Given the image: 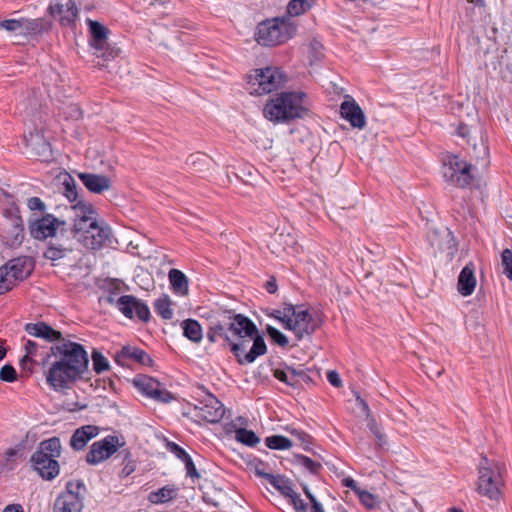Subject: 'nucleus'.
<instances>
[{"label": "nucleus", "mask_w": 512, "mask_h": 512, "mask_svg": "<svg viewBox=\"0 0 512 512\" xmlns=\"http://www.w3.org/2000/svg\"><path fill=\"white\" fill-rule=\"evenodd\" d=\"M317 0H290L287 5V17H296L308 10Z\"/></svg>", "instance_id": "f704fd0d"}, {"label": "nucleus", "mask_w": 512, "mask_h": 512, "mask_svg": "<svg viewBox=\"0 0 512 512\" xmlns=\"http://www.w3.org/2000/svg\"><path fill=\"white\" fill-rule=\"evenodd\" d=\"M357 496H358L360 503L366 509H369V510L376 509L380 504L378 496L370 493L367 490L363 489L361 492H359V494Z\"/></svg>", "instance_id": "ea45409f"}, {"label": "nucleus", "mask_w": 512, "mask_h": 512, "mask_svg": "<svg viewBox=\"0 0 512 512\" xmlns=\"http://www.w3.org/2000/svg\"><path fill=\"white\" fill-rule=\"evenodd\" d=\"M46 382L55 391L69 389L81 379L88 368V354L82 345L65 341L51 347Z\"/></svg>", "instance_id": "f257e3e1"}, {"label": "nucleus", "mask_w": 512, "mask_h": 512, "mask_svg": "<svg viewBox=\"0 0 512 512\" xmlns=\"http://www.w3.org/2000/svg\"><path fill=\"white\" fill-rule=\"evenodd\" d=\"M115 306L129 319L138 317L142 321H148L150 318V310L148 306L132 295H123L119 297Z\"/></svg>", "instance_id": "a211bd4d"}, {"label": "nucleus", "mask_w": 512, "mask_h": 512, "mask_svg": "<svg viewBox=\"0 0 512 512\" xmlns=\"http://www.w3.org/2000/svg\"><path fill=\"white\" fill-rule=\"evenodd\" d=\"M195 409L198 411L197 416L210 423L219 422L225 415L224 405L210 393L204 395Z\"/></svg>", "instance_id": "6ab92c4d"}, {"label": "nucleus", "mask_w": 512, "mask_h": 512, "mask_svg": "<svg viewBox=\"0 0 512 512\" xmlns=\"http://www.w3.org/2000/svg\"><path fill=\"white\" fill-rule=\"evenodd\" d=\"M0 379L6 382H13L16 379V371L11 365H4L0 369Z\"/></svg>", "instance_id": "a18cd8bd"}, {"label": "nucleus", "mask_w": 512, "mask_h": 512, "mask_svg": "<svg viewBox=\"0 0 512 512\" xmlns=\"http://www.w3.org/2000/svg\"><path fill=\"white\" fill-rule=\"evenodd\" d=\"M115 359L121 365H124V360L126 359H131L147 366L152 363V359L143 350L132 346L122 347V349L117 352Z\"/></svg>", "instance_id": "cd10ccee"}, {"label": "nucleus", "mask_w": 512, "mask_h": 512, "mask_svg": "<svg viewBox=\"0 0 512 512\" xmlns=\"http://www.w3.org/2000/svg\"><path fill=\"white\" fill-rule=\"evenodd\" d=\"M275 318L286 330L293 332L297 338H302L313 329L311 315L306 309L300 307H285L282 311L275 312Z\"/></svg>", "instance_id": "9d476101"}, {"label": "nucleus", "mask_w": 512, "mask_h": 512, "mask_svg": "<svg viewBox=\"0 0 512 512\" xmlns=\"http://www.w3.org/2000/svg\"><path fill=\"white\" fill-rule=\"evenodd\" d=\"M226 431L228 433H235V439L247 446H255L260 442L259 437L252 431L247 430L245 428H235L234 425L229 424L226 426Z\"/></svg>", "instance_id": "c756f323"}, {"label": "nucleus", "mask_w": 512, "mask_h": 512, "mask_svg": "<svg viewBox=\"0 0 512 512\" xmlns=\"http://www.w3.org/2000/svg\"><path fill=\"white\" fill-rule=\"evenodd\" d=\"M226 324H216L211 328V331L208 333V339L211 342H215L218 337H223L226 341H230V338L225 333Z\"/></svg>", "instance_id": "37998d69"}, {"label": "nucleus", "mask_w": 512, "mask_h": 512, "mask_svg": "<svg viewBox=\"0 0 512 512\" xmlns=\"http://www.w3.org/2000/svg\"><path fill=\"white\" fill-rule=\"evenodd\" d=\"M456 134L464 139L468 138L470 134L469 126L464 123H460L457 127Z\"/></svg>", "instance_id": "13d9d810"}, {"label": "nucleus", "mask_w": 512, "mask_h": 512, "mask_svg": "<svg viewBox=\"0 0 512 512\" xmlns=\"http://www.w3.org/2000/svg\"><path fill=\"white\" fill-rule=\"evenodd\" d=\"M26 145L31 148V152L41 158L43 161H49L52 158L50 144L45 140L41 130L36 129L24 136Z\"/></svg>", "instance_id": "4be33fe9"}, {"label": "nucleus", "mask_w": 512, "mask_h": 512, "mask_svg": "<svg viewBox=\"0 0 512 512\" xmlns=\"http://www.w3.org/2000/svg\"><path fill=\"white\" fill-rule=\"evenodd\" d=\"M134 386L144 396L161 403L173 399L172 394L158 380L147 375H138L133 380Z\"/></svg>", "instance_id": "4468645a"}, {"label": "nucleus", "mask_w": 512, "mask_h": 512, "mask_svg": "<svg viewBox=\"0 0 512 512\" xmlns=\"http://www.w3.org/2000/svg\"><path fill=\"white\" fill-rule=\"evenodd\" d=\"M87 24L89 26L90 33L93 37V40L91 42L92 46L97 51L102 50L107 39L108 30L97 21L88 20Z\"/></svg>", "instance_id": "c85d7f7f"}, {"label": "nucleus", "mask_w": 512, "mask_h": 512, "mask_svg": "<svg viewBox=\"0 0 512 512\" xmlns=\"http://www.w3.org/2000/svg\"><path fill=\"white\" fill-rule=\"evenodd\" d=\"M3 512H24V511L20 504H9L4 508Z\"/></svg>", "instance_id": "bf43d9fd"}, {"label": "nucleus", "mask_w": 512, "mask_h": 512, "mask_svg": "<svg viewBox=\"0 0 512 512\" xmlns=\"http://www.w3.org/2000/svg\"><path fill=\"white\" fill-rule=\"evenodd\" d=\"M339 112L340 116L348 121L352 128L362 130L366 127V115L352 96L345 95L343 102L340 104Z\"/></svg>", "instance_id": "dca6fc26"}, {"label": "nucleus", "mask_w": 512, "mask_h": 512, "mask_svg": "<svg viewBox=\"0 0 512 512\" xmlns=\"http://www.w3.org/2000/svg\"><path fill=\"white\" fill-rule=\"evenodd\" d=\"M476 286V278L474 275V266L472 263L467 264L462 268L458 276L457 290L458 292L466 297L470 296Z\"/></svg>", "instance_id": "a878e982"}, {"label": "nucleus", "mask_w": 512, "mask_h": 512, "mask_svg": "<svg viewBox=\"0 0 512 512\" xmlns=\"http://www.w3.org/2000/svg\"><path fill=\"white\" fill-rule=\"evenodd\" d=\"M78 177L92 193L101 194L111 188L112 181L108 176L94 173H79Z\"/></svg>", "instance_id": "b1692460"}, {"label": "nucleus", "mask_w": 512, "mask_h": 512, "mask_svg": "<svg viewBox=\"0 0 512 512\" xmlns=\"http://www.w3.org/2000/svg\"><path fill=\"white\" fill-rule=\"evenodd\" d=\"M123 445L124 442L118 436L108 435L91 445L86 455V461L90 465H98L108 460Z\"/></svg>", "instance_id": "f8f14e48"}, {"label": "nucleus", "mask_w": 512, "mask_h": 512, "mask_svg": "<svg viewBox=\"0 0 512 512\" xmlns=\"http://www.w3.org/2000/svg\"><path fill=\"white\" fill-rule=\"evenodd\" d=\"M330 86L331 88L333 89V93L335 95H337L338 97L341 96V94L343 93V88H340L338 87L335 83H333L332 81H330Z\"/></svg>", "instance_id": "e2e57ef3"}, {"label": "nucleus", "mask_w": 512, "mask_h": 512, "mask_svg": "<svg viewBox=\"0 0 512 512\" xmlns=\"http://www.w3.org/2000/svg\"><path fill=\"white\" fill-rule=\"evenodd\" d=\"M183 334L194 343H199L203 339V330L198 321L187 319L181 323Z\"/></svg>", "instance_id": "2f4dec72"}, {"label": "nucleus", "mask_w": 512, "mask_h": 512, "mask_svg": "<svg viewBox=\"0 0 512 512\" xmlns=\"http://www.w3.org/2000/svg\"><path fill=\"white\" fill-rule=\"evenodd\" d=\"M92 362L96 373H102L109 368L108 360L98 351L92 353Z\"/></svg>", "instance_id": "79ce46f5"}, {"label": "nucleus", "mask_w": 512, "mask_h": 512, "mask_svg": "<svg viewBox=\"0 0 512 512\" xmlns=\"http://www.w3.org/2000/svg\"><path fill=\"white\" fill-rule=\"evenodd\" d=\"M133 471H134V467H133V466H128V465H127L126 467H124V468H123L122 473H123V475L128 476V475H130Z\"/></svg>", "instance_id": "69168bd1"}, {"label": "nucleus", "mask_w": 512, "mask_h": 512, "mask_svg": "<svg viewBox=\"0 0 512 512\" xmlns=\"http://www.w3.org/2000/svg\"><path fill=\"white\" fill-rule=\"evenodd\" d=\"M426 239L429 245L440 252L447 251L453 255L457 251V241L453 232L447 228L430 229L427 232Z\"/></svg>", "instance_id": "f3484780"}, {"label": "nucleus", "mask_w": 512, "mask_h": 512, "mask_svg": "<svg viewBox=\"0 0 512 512\" xmlns=\"http://www.w3.org/2000/svg\"><path fill=\"white\" fill-rule=\"evenodd\" d=\"M342 485L344 487L350 488L356 495L359 494L363 489L358 485V483L351 477H345L342 479Z\"/></svg>", "instance_id": "864d4df0"}, {"label": "nucleus", "mask_w": 512, "mask_h": 512, "mask_svg": "<svg viewBox=\"0 0 512 512\" xmlns=\"http://www.w3.org/2000/svg\"><path fill=\"white\" fill-rule=\"evenodd\" d=\"M50 14L63 25L72 24L78 15V9L72 0L64 3L54 1L49 6Z\"/></svg>", "instance_id": "412c9836"}, {"label": "nucleus", "mask_w": 512, "mask_h": 512, "mask_svg": "<svg viewBox=\"0 0 512 512\" xmlns=\"http://www.w3.org/2000/svg\"><path fill=\"white\" fill-rule=\"evenodd\" d=\"M33 270L32 260L28 257L12 259L0 267V294L10 290L17 281L28 277Z\"/></svg>", "instance_id": "9b49d317"}, {"label": "nucleus", "mask_w": 512, "mask_h": 512, "mask_svg": "<svg viewBox=\"0 0 512 512\" xmlns=\"http://www.w3.org/2000/svg\"><path fill=\"white\" fill-rule=\"evenodd\" d=\"M37 106H39L38 100L36 98H33L32 100H29V107H26V109H30L31 111H35Z\"/></svg>", "instance_id": "0e129e2a"}, {"label": "nucleus", "mask_w": 512, "mask_h": 512, "mask_svg": "<svg viewBox=\"0 0 512 512\" xmlns=\"http://www.w3.org/2000/svg\"><path fill=\"white\" fill-rule=\"evenodd\" d=\"M297 33V23L290 17L267 19L258 24L255 39L263 46L281 45Z\"/></svg>", "instance_id": "39448f33"}, {"label": "nucleus", "mask_w": 512, "mask_h": 512, "mask_svg": "<svg viewBox=\"0 0 512 512\" xmlns=\"http://www.w3.org/2000/svg\"><path fill=\"white\" fill-rule=\"evenodd\" d=\"M65 221L56 218L52 214L42 217L33 215L29 220V231L31 236L37 240H45L56 236L57 231L63 228Z\"/></svg>", "instance_id": "ddd939ff"}, {"label": "nucleus", "mask_w": 512, "mask_h": 512, "mask_svg": "<svg viewBox=\"0 0 512 512\" xmlns=\"http://www.w3.org/2000/svg\"><path fill=\"white\" fill-rule=\"evenodd\" d=\"M72 209L74 211L72 237L87 249L102 248L109 239L111 231L108 225L98 219L93 205L79 200Z\"/></svg>", "instance_id": "f03ea898"}, {"label": "nucleus", "mask_w": 512, "mask_h": 512, "mask_svg": "<svg viewBox=\"0 0 512 512\" xmlns=\"http://www.w3.org/2000/svg\"><path fill=\"white\" fill-rule=\"evenodd\" d=\"M25 331L37 338H42L48 342H53L60 339L61 333L44 322L29 323L25 326Z\"/></svg>", "instance_id": "bb28decb"}, {"label": "nucleus", "mask_w": 512, "mask_h": 512, "mask_svg": "<svg viewBox=\"0 0 512 512\" xmlns=\"http://www.w3.org/2000/svg\"><path fill=\"white\" fill-rule=\"evenodd\" d=\"M167 448L168 450L175 454V456L177 458H179L181 461H184L185 459H187V457H189V455L185 452L184 449H182L179 445H177L176 443H173V442H169L167 444Z\"/></svg>", "instance_id": "09e8293b"}, {"label": "nucleus", "mask_w": 512, "mask_h": 512, "mask_svg": "<svg viewBox=\"0 0 512 512\" xmlns=\"http://www.w3.org/2000/svg\"><path fill=\"white\" fill-rule=\"evenodd\" d=\"M265 444L270 449L287 450L292 447V442L287 437L281 435L269 436L265 439Z\"/></svg>", "instance_id": "e433bc0d"}, {"label": "nucleus", "mask_w": 512, "mask_h": 512, "mask_svg": "<svg viewBox=\"0 0 512 512\" xmlns=\"http://www.w3.org/2000/svg\"><path fill=\"white\" fill-rule=\"evenodd\" d=\"M17 450L13 448L7 449L2 455H1V463L2 466L7 469H12V466L10 465V461L13 460V458L16 456Z\"/></svg>", "instance_id": "8fccbe9b"}, {"label": "nucleus", "mask_w": 512, "mask_h": 512, "mask_svg": "<svg viewBox=\"0 0 512 512\" xmlns=\"http://www.w3.org/2000/svg\"><path fill=\"white\" fill-rule=\"evenodd\" d=\"M504 471L503 463L482 456L478 465V493L491 500H498L501 495V487L504 485Z\"/></svg>", "instance_id": "423d86ee"}, {"label": "nucleus", "mask_w": 512, "mask_h": 512, "mask_svg": "<svg viewBox=\"0 0 512 512\" xmlns=\"http://www.w3.org/2000/svg\"><path fill=\"white\" fill-rule=\"evenodd\" d=\"M256 474L263 476L267 481L283 496L290 499L291 504L294 506L297 512H308L307 507L299 495L294 491L292 483L285 477L275 476L272 474L262 473L260 470H256Z\"/></svg>", "instance_id": "2eb2a0df"}, {"label": "nucleus", "mask_w": 512, "mask_h": 512, "mask_svg": "<svg viewBox=\"0 0 512 512\" xmlns=\"http://www.w3.org/2000/svg\"><path fill=\"white\" fill-rule=\"evenodd\" d=\"M226 325L237 338V341L230 340L229 343L239 363L250 364L266 352L263 338L259 335L255 324L247 317L235 315Z\"/></svg>", "instance_id": "7ed1b4c3"}, {"label": "nucleus", "mask_w": 512, "mask_h": 512, "mask_svg": "<svg viewBox=\"0 0 512 512\" xmlns=\"http://www.w3.org/2000/svg\"><path fill=\"white\" fill-rule=\"evenodd\" d=\"M267 290L269 293H274L276 291V284L273 282L267 283Z\"/></svg>", "instance_id": "338daca9"}, {"label": "nucleus", "mask_w": 512, "mask_h": 512, "mask_svg": "<svg viewBox=\"0 0 512 512\" xmlns=\"http://www.w3.org/2000/svg\"><path fill=\"white\" fill-rule=\"evenodd\" d=\"M154 307L156 312L163 318V319H171L173 317V310H172V300L168 295H162L159 297L155 303Z\"/></svg>", "instance_id": "c9c22d12"}, {"label": "nucleus", "mask_w": 512, "mask_h": 512, "mask_svg": "<svg viewBox=\"0 0 512 512\" xmlns=\"http://www.w3.org/2000/svg\"><path fill=\"white\" fill-rule=\"evenodd\" d=\"M275 377L279 379L280 381L288 383V377L287 373L284 371L276 370L275 371Z\"/></svg>", "instance_id": "680f3d73"}, {"label": "nucleus", "mask_w": 512, "mask_h": 512, "mask_svg": "<svg viewBox=\"0 0 512 512\" xmlns=\"http://www.w3.org/2000/svg\"><path fill=\"white\" fill-rule=\"evenodd\" d=\"M63 194L70 202H78V192L76 189L75 180L68 174H66L62 180Z\"/></svg>", "instance_id": "4c0bfd02"}, {"label": "nucleus", "mask_w": 512, "mask_h": 512, "mask_svg": "<svg viewBox=\"0 0 512 512\" xmlns=\"http://www.w3.org/2000/svg\"><path fill=\"white\" fill-rule=\"evenodd\" d=\"M367 427L377 439V446L382 448L386 444V435L382 432L381 426L373 416L367 418Z\"/></svg>", "instance_id": "58836bf2"}, {"label": "nucleus", "mask_w": 512, "mask_h": 512, "mask_svg": "<svg viewBox=\"0 0 512 512\" xmlns=\"http://www.w3.org/2000/svg\"><path fill=\"white\" fill-rule=\"evenodd\" d=\"M304 492L307 496V498L310 500L312 506H311V512H320V504L317 501V498L315 495L311 493L309 488L307 486H304Z\"/></svg>", "instance_id": "5fc2aeb1"}, {"label": "nucleus", "mask_w": 512, "mask_h": 512, "mask_svg": "<svg viewBox=\"0 0 512 512\" xmlns=\"http://www.w3.org/2000/svg\"><path fill=\"white\" fill-rule=\"evenodd\" d=\"M326 377L328 382L335 388L342 387V379L339 375V373L336 370H329L326 373Z\"/></svg>", "instance_id": "3c124183"}, {"label": "nucleus", "mask_w": 512, "mask_h": 512, "mask_svg": "<svg viewBox=\"0 0 512 512\" xmlns=\"http://www.w3.org/2000/svg\"><path fill=\"white\" fill-rule=\"evenodd\" d=\"M73 250L71 245H63L50 243L46 251L44 252V257L52 262L63 259Z\"/></svg>", "instance_id": "72a5a7b5"}, {"label": "nucleus", "mask_w": 512, "mask_h": 512, "mask_svg": "<svg viewBox=\"0 0 512 512\" xmlns=\"http://www.w3.org/2000/svg\"><path fill=\"white\" fill-rule=\"evenodd\" d=\"M353 393L356 400V406L366 415V419L371 417V411L366 400L363 399L358 392L354 391Z\"/></svg>", "instance_id": "de8ad7c7"}, {"label": "nucleus", "mask_w": 512, "mask_h": 512, "mask_svg": "<svg viewBox=\"0 0 512 512\" xmlns=\"http://www.w3.org/2000/svg\"><path fill=\"white\" fill-rule=\"evenodd\" d=\"M176 496V488L172 485H166L157 491H152L148 495V500L152 504H164L173 500Z\"/></svg>", "instance_id": "473e14b6"}, {"label": "nucleus", "mask_w": 512, "mask_h": 512, "mask_svg": "<svg viewBox=\"0 0 512 512\" xmlns=\"http://www.w3.org/2000/svg\"><path fill=\"white\" fill-rule=\"evenodd\" d=\"M173 291L181 296L188 293V279L186 275L178 269H171L168 274Z\"/></svg>", "instance_id": "7c9ffc66"}, {"label": "nucleus", "mask_w": 512, "mask_h": 512, "mask_svg": "<svg viewBox=\"0 0 512 512\" xmlns=\"http://www.w3.org/2000/svg\"><path fill=\"white\" fill-rule=\"evenodd\" d=\"M467 1L477 5L479 7H483L485 5V1L484 0H467Z\"/></svg>", "instance_id": "774afa93"}, {"label": "nucleus", "mask_w": 512, "mask_h": 512, "mask_svg": "<svg viewBox=\"0 0 512 512\" xmlns=\"http://www.w3.org/2000/svg\"><path fill=\"white\" fill-rule=\"evenodd\" d=\"M501 264L503 266V274H505L509 280H512V250L511 249L506 248L502 251Z\"/></svg>", "instance_id": "a19ab883"}, {"label": "nucleus", "mask_w": 512, "mask_h": 512, "mask_svg": "<svg viewBox=\"0 0 512 512\" xmlns=\"http://www.w3.org/2000/svg\"><path fill=\"white\" fill-rule=\"evenodd\" d=\"M82 509L83 498L72 490V484L57 497L54 504V512H81Z\"/></svg>", "instance_id": "aec40b11"}, {"label": "nucleus", "mask_w": 512, "mask_h": 512, "mask_svg": "<svg viewBox=\"0 0 512 512\" xmlns=\"http://www.w3.org/2000/svg\"><path fill=\"white\" fill-rule=\"evenodd\" d=\"M267 332L270 335V337L279 345L284 346L288 343L287 337L281 333L278 329L268 326Z\"/></svg>", "instance_id": "c03bdc74"}, {"label": "nucleus", "mask_w": 512, "mask_h": 512, "mask_svg": "<svg viewBox=\"0 0 512 512\" xmlns=\"http://www.w3.org/2000/svg\"><path fill=\"white\" fill-rule=\"evenodd\" d=\"M306 96L298 91L280 92L270 97L263 106L266 120L278 124H287L307 114Z\"/></svg>", "instance_id": "20e7f679"}, {"label": "nucleus", "mask_w": 512, "mask_h": 512, "mask_svg": "<svg viewBox=\"0 0 512 512\" xmlns=\"http://www.w3.org/2000/svg\"><path fill=\"white\" fill-rule=\"evenodd\" d=\"M205 160H206V157L204 155L194 154L188 158V164L195 168H198L200 170V167H198V164H201V162H204Z\"/></svg>", "instance_id": "4d7b16f0"}, {"label": "nucleus", "mask_w": 512, "mask_h": 512, "mask_svg": "<svg viewBox=\"0 0 512 512\" xmlns=\"http://www.w3.org/2000/svg\"><path fill=\"white\" fill-rule=\"evenodd\" d=\"M27 207L31 211L44 212L46 209L45 203L38 197H31L27 200Z\"/></svg>", "instance_id": "49530a36"}, {"label": "nucleus", "mask_w": 512, "mask_h": 512, "mask_svg": "<svg viewBox=\"0 0 512 512\" xmlns=\"http://www.w3.org/2000/svg\"><path fill=\"white\" fill-rule=\"evenodd\" d=\"M285 82L286 76L279 68L266 67L251 71L246 85L251 95L260 96L282 88Z\"/></svg>", "instance_id": "6e6552de"}, {"label": "nucleus", "mask_w": 512, "mask_h": 512, "mask_svg": "<svg viewBox=\"0 0 512 512\" xmlns=\"http://www.w3.org/2000/svg\"><path fill=\"white\" fill-rule=\"evenodd\" d=\"M488 155H489L488 147L486 145H484V143H481L480 151H479V153H476V157L485 159L488 157Z\"/></svg>", "instance_id": "052dcab7"}, {"label": "nucleus", "mask_w": 512, "mask_h": 512, "mask_svg": "<svg viewBox=\"0 0 512 512\" xmlns=\"http://www.w3.org/2000/svg\"><path fill=\"white\" fill-rule=\"evenodd\" d=\"M443 169V177L447 183L461 189L473 186L475 181L473 170L475 168L459 155H447L443 163Z\"/></svg>", "instance_id": "1a4fd4ad"}, {"label": "nucleus", "mask_w": 512, "mask_h": 512, "mask_svg": "<svg viewBox=\"0 0 512 512\" xmlns=\"http://www.w3.org/2000/svg\"><path fill=\"white\" fill-rule=\"evenodd\" d=\"M61 453V442L53 437L40 443L39 448L32 455L31 461L37 473L46 480L54 479L60 471L56 460Z\"/></svg>", "instance_id": "0eeeda50"}, {"label": "nucleus", "mask_w": 512, "mask_h": 512, "mask_svg": "<svg viewBox=\"0 0 512 512\" xmlns=\"http://www.w3.org/2000/svg\"><path fill=\"white\" fill-rule=\"evenodd\" d=\"M37 343L31 340H28L25 344L26 355L23 357L22 361H26L30 356L34 355L37 351Z\"/></svg>", "instance_id": "6e6d98bb"}, {"label": "nucleus", "mask_w": 512, "mask_h": 512, "mask_svg": "<svg viewBox=\"0 0 512 512\" xmlns=\"http://www.w3.org/2000/svg\"><path fill=\"white\" fill-rule=\"evenodd\" d=\"M100 430L95 425H84L75 430L71 439L70 445L74 450H82L87 443L93 438L97 437Z\"/></svg>", "instance_id": "393cba45"}, {"label": "nucleus", "mask_w": 512, "mask_h": 512, "mask_svg": "<svg viewBox=\"0 0 512 512\" xmlns=\"http://www.w3.org/2000/svg\"><path fill=\"white\" fill-rule=\"evenodd\" d=\"M40 24L39 19H7L0 21V29L18 34H27L36 32L40 28Z\"/></svg>", "instance_id": "5701e85b"}, {"label": "nucleus", "mask_w": 512, "mask_h": 512, "mask_svg": "<svg viewBox=\"0 0 512 512\" xmlns=\"http://www.w3.org/2000/svg\"><path fill=\"white\" fill-rule=\"evenodd\" d=\"M183 462L185 464L187 476L191 478H199V473L197 472L191 457H187V459H185Z\"/></svg>", "instance_id": "603ef678"}]
</instances>
